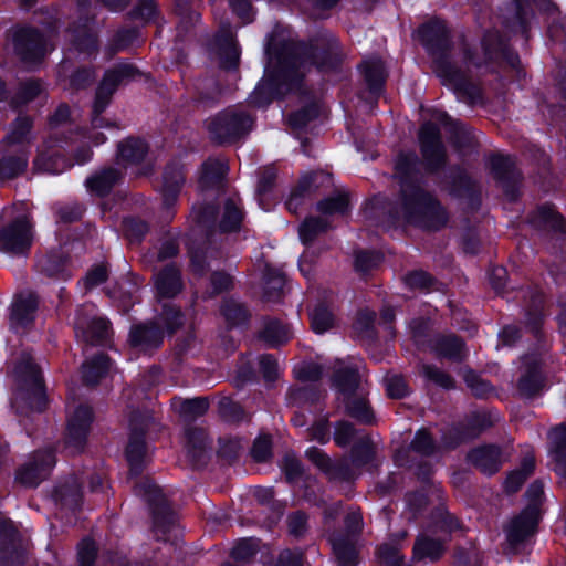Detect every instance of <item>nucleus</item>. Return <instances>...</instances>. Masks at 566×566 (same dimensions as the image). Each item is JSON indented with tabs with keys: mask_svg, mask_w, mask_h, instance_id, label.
Returning a JSON list of instances; mask_svg holds the SVG:
<instances>
[{
	"mask_svg": "<svg viewBox=\"0 0 566 566\" xmlns=\"http://www.w3.org/2000/svg\"><path fill=\"white\" fill-rule=\"evenodd\" d=\"M417 157L401 154L395 163L396 177L400 180L403 216L408 222L438 229L447 222L443 208L413 181Z\"/></svg>",
	"mask_w": 566,
	"mask_h": 566,
	"instance_id": "1",
	"label": "nucleus"
},
{
	"mask_svg": "<svg viewBox=\"0 0 566 566\" xmlns=\"http://www.w3.org/2000/svg\"><path fill=\"white\" fill-rule=\"evenodd\" d=\"M230 6L233 11L242 18L244 22H250L252 20L251 17V4L249 0H229Z\"/></svg>",
	"mask_w": 566,
	"mask_h": 566,
	"instance_id": "57",
	"label": "nucleus"
},
{
	"mask_svg": "<svg viewBox=\"0 0 566 566\" xmlns=\"http://www.w3.org/2000/svg\"><path fill=\"white\" fill-rule=\"evenodd\" d=\"M335 368L334 385L340 394L338 399L345 405L347 412L361 422H371L373 415L366 400L363 397H354L359 382L357 368L345 366L340 360L336 363Z\"/></svg>",
	"mask_w": 566,
	"mask_h": 566,
	"instance_id": "3",
	"label": "nucleus"
},
{
	"mask_svg": "<svg viewBox=\"0 0 566 566\" xmlns=\"http://www.w3.org/2000/svg\"><path fill=\"white\" fill-rule=\"evenodd\" d=\"M145 455L146 447L144 441L139 437L132 438L126 449V457L132 471L139 468Z\"/></svg>",
	"mask_w": 566,
	"mask_h": 566,
	"instance_id": "36",
	"label": "nucleus"
},
{
	"mask_svg": "<svg viewBox=\"0 0 566 566\" xmlns=\"http://www.w3.org/2000/svg\"><path fill=\"white\" fill-rule=\"evenodd\" d=\"M54 463L51 451L38 452L18 471L17 480L27 486H36L48 476Z\"/></svg>",
	"mask_w": 566,
	"mask_h": 566,
	"instance_id": "11",
	"label": "nucleus"
},
{
	"mask_svg": "<svg viewBox=\"0 0 566 566\" xmlns=\"http://www.w3.org/2000/svg\"><path fill=\"white\" fill-rule=\"evenodd\" d=\"M263 337L272 346H276L290 338V331L280 322L273 321L264 327Z\"/></svg>",
	"mask_w": 566,
	"mask_h": 566,
	"instance_id": "35",
	"label": "nucleus"
},
{
	"mask_svg": "<svg viewBox=\"0 0 566 566\" xmlns=\"http://www.w3.org/2000/svg\"><path fill=\"white\" fill-rule=\"evenodd\" d=\"M70 116V108L66 105H61L57 107L55 113L52 115L50 123L52 126H59L62 123L66 122Z\"/></svg>",
	"mask_w": 566,
	"mask_h": 566,
	"instance_id": "64",
	"label": "nucleus"
},
{
	"mask_svg": "<svg viewBox=\"0 0 566 566\" xmlns=\"http://www.w3.org/2000/svg\"><path fill=\"white\" fill-rule=\"evenodd\" d=\"M534 465L535 462L533 457H525L521 463V468L512 471L507 475L504 483L505 490L511 493L517 491L524 481L532 474Z\"/></svg>",
	"mask_w": 566,
	"mask_h": 566,
	"instance_id": "29",
	"label": "nucleus"
},
{
	"mask_svg": "<svg viewBox=\"0 0 566 566\" xmlns=\"http://www.w3.org/2000/svg\"><path fill=\"white\" fill-rule=\"evenodd\" d=\"M14 50L27 63L39 61L45 53L40 33L32 29H22L14 34Z\"/></svg>",
	"mask_w": 566,
	"mask_h": 566,
	"instance_id": "13",
	"label": "nucleus"
},
{
	"mask_svg": "<svg viewBox=\"0 0 566 566\" xmlns=\"http://www.w3.org/2000/svg\"><path fill=\"white\" fill-rule=\"evenodd\" d=\"M142 492L149 503L155 504L157 506V510L155 511L154 525L156 532L158 533L159 528L161 527V521L159 517L158 510H166V496L164 495L161 489L157 484L148 480L139 485L138 493Z\"/></svg>",
	"mask_w": 566,
	"mask_h": 566,
	"instance_id": "23",
	"label": "nucleus"
},
{
	"mask_svg": "<svg viewBox=\"0 0 566 566\" xmlns=\"http://www.w3.org/2000/svg\"><path fill=\"white\" fill-rule=\"evenodd\" d=\"M211 283L214 293H219L228 290L232 284V279L230 275L226 273H213L211 277Z\"/></svg>",
	"mask_w": 566,
	"mask_h": 566,
	"instance_id": "60",
	"label": "nucleus"
},
{
	"mask_svg": "<svg viewBox=\"0 0 566 566\" xmlns=\"http://www.w3.org/2000/svg\"><path fill=\"white\" fill-rule=\"evenodd\" d=\"M490 165L494 176L506 187L507 180H515L517 174L514 169V160L512 157L497 154L491 157Z\"/></svg>",
	"mask_w": 566,
	"mask_h": 566,
	"instance_id": "24",
	"label": "nucleus"
},
{
	"mask_svg": "<svg viewBox=\"0 0 566 566\" xmlns=\"http://www.w3.org/2000/svg\"><path fill=\"white\" fill-rule=\"evenodd\" d=\"M260 366L264 377L269 380H273L279 375V364L277 361L270 355H264L260 357Z\"/></svg>",
	"mask_w": 566,
	"mask_h": 566,
	"instance_id": "55",
	"label": "nucleus"
},
{
	"mask_svg": "<svg viewBox=\"0 0 566 566\" xmlns=\"http://www.w3.org/2000/svg\"><path fill=\"white\" fill-rule=\"evenodd\" d=\"M437 350L444 357L458 359L463 356V344L454 336L442 337L437 343Z\"/></svg>",
	"mask_w": 566,
	"mask_h": 566,
	"instance_id": "37",
	"label": "nucleus"
},
{
	"mask_svg": "<svg viewBox=\"0 0 566 566\" xmlns=\"http://www.w3.org/2000/svg\"><path fill=\"white\" fill-rule=\"evenodd\" d=\"M147 153L146 144L140 139H126L118 146V159L123 163L135 164L140 161Z\"/></svg>",
	"mask_w": 566,
	"mask_h": 566,
	"instance_id": "26",
	"label": "nucleus"
},
{
	"mask_svg": "<svg viewBox=\"0 0 566 566\" xmlns=\"http://www.w3.org/2000/svg\"><path fill=\"white\" fill-rule=\"evenodd\" d=\"M405 283L411 289H426L431 284V276L423 271H415L406 275Z\"/></svg>",
	"mask_w": 566,
	"mask_h": 566,
	"instance_id": "50",
	"label": "nucleus"
},
{
	"mask_svg": "<svg viewBox=\"0 0 566 566\" xmlns=\"http://www.w3.org/2000/svg\"><path fill=\"white\" fill-rule=\"evenodd\" d=\"M32 233L27 217L18 218L13 223L0 231V250L20 254L31 245Z\"/></svg>",
	"mask_w": 566,
	"mask_h": 566,
	"instance_id": "10",
	"label": "nucleus"
},
{
	"mask_svg": "<svg viewBox=\"0 0 566 566\" xmlns=\"http://www.w3.org/2000/svg\"><path fill=\"white\" fill-rule=\"evenodd\" d=\"M423 157L431 169L444 161V150L440 140L439 129L431 123H426L419 134Z\"/></svg>",
	"mask_w": 566,
	"mask_h": 566,
	"instance_id": "12",
	"label": "nucleus"
},
{
	"mask_svg": "<svg viewBox=\"0 0 566 566\" xmlns=\"http://www.w3.org/2000/svg\"><path fill=\"white\" fill-rule=\"evenodd\" d=\"M226 165L219 159H210L203 165L205 178H209L211 175L222 177L226 172Z\"/></svg>",
	"mask_w": 566,
	"mask_h": 566,
	"instance_id": "58",
	"label": "nucleus"
},
{
	"mask_svg": "<svg viewBox=\"0 0 566 566\" xmlns=\"http://www.w3.org/2000/svg\"><path fill=\"white\" fill-rule=\"evenodd\" d=\"M96 555V547L93 541L84 539L78 545L80 566H93Z\"/></svg>",
	"mask_w": 566,
	"mask_h": 566,
	"instance_id": "47",
	"label": "nucleus"
},
{
	"mask_svg": "<svg viewBox=\"0 0 566 566\" xmlns=\"http://www.w3.org/2000/svg\"><path fill=\"white\" fill-rule=\"evenodd\" d=\"M120 172L114 168H107L90 177L86 180L87 188L99 196L107 193L119 180Z\"/></svg>",
	"mask_w": 566,
	"mask_h": 566,
	"instance_id": "19",
	"label": "nucleus"
},
{
	"mask_svg": "<svg viewBox=\"0 0 566 566\" xmlns=\"http://www.w3.org/2000/svg\"><path fill=\"white\" fill-rule=\"evenodd\" d=\"M147 230L148 227L143 221L132 219L125 222V231L132 240H138L147 232Z\"/></svg>",
	"mask_w": 566,
	"mask_h": 566,
	"instance_id": "56",
	"label": "nucleus"
},
{
	"mask_svg": "<svg viewBox=\"0 0 566 566\" xmlns=\"http://www.w3.org/2000/svg\"><path fill=\"white\" fill-rule=\"evenodd\" d=\"M348 209V197L346 195H336L329 197L317 205L318 218H308L300 227V238L303 243L311 242L317 234L325 231L328 226V218L344 214Z\"/></svg>",
	"mask_w": 566,
	"mask_h": 566,
	"instance_id": "7",
	"label": "nucleus"
},
{
	"mask_svg": "<svg viewBox=\"0 0 566 566\" xmlns=\"http://www.w3.org/2000/svg\"><path fill=\"white\" fill-rule=\"evenodd\" d=\"M444 551L442 538H432L427 535H421L413 547L415 558L417 559H438Z\"/></svg>",
	"mask_w": 566,
	"mask_h": 566,
	"instance_id": "18",
	"label": "nucleus"
},
{
	"mask_svg": "<svg viewBox=\"0 0 566 566\" xmlns=\"http://www.w3.org/2000/svg\"><path fill=\"white\" fill-rule=\"evenodd\" d=\"M418 33L428 50H433V42L444 39L447 36V29L443 22L434 20L422 25Z\"/></svg>",
	"mask_w": 566,
	"mask_h": 566,
	"instance_id": "31",
	"label": "nucleus"
},
{
	"mask_svg": "<svg viewBox=\"0 0 566 566\" xmlns=\"http://www.w3.org/2000/svg\"><path fill=\"white\" fill-rule=\"evenodd\" d=\"M273 94V81L263 78L250 95V103L255 107L265 106L272 101Z\"/></svg>",
	"mask_w": 566,
	"mask_h": 566,
	"instance_id": "34",
	"label": "nucleus"
},
{
	"mask_svg": "<svg viewBox=\"0 0 566 566\" xmlns=\"http://www.w3.org/2000/svg\"><path fill=\"white\" fill-rule=\"evenodd\" d=\"M187 452L191 457H201L206 449L205 436L197 429H191L187 432Z\"/></svg>",
	"mask_w": 566,
	"mask_h": 566,
	"instance_id": "40",
	"label": "nucleus"
},
{
	"mask_svg": "<svg viewBox=\"0 0 566 566\" xmlns=\"http://www.w3.org/2000/svg\"><path fill=\"white\" fill-rule=\"evenodd\" d=\"M365 80L369 88L378 91L385 81V67L382 61L378 57H370L361 64Z\"/></svg>",
	"mask_w": 566,
	"mask_h": 566,
	"instance_id": "27",
	"label": "nucleus"
},
{
	"mask_svg": "<svg viewBox=\"0 0 566 566\" xmlns=\"http://www.w3.org/2000/svg\"><path fill=\"white\" fill-rule=\"evenodd\" d=\"M83 336L92 344L102 343L108 337V322L105 318H94Z\"/></svg>",
	"mask_w": 566,
	"mask_h": 566,
	"instance_id": "38",
	"label": "nucleus"
},
{
	"mask_svg": "<svg viewBox=\"0 0 566 566\" xmlns=\"http://www.w3.org/2000/svg\"><path fill=\"white\" fill-rule=\"evenodd\" d=\"M107 279V270L104 265L99 264L93 268L85 276L84 283L87 287H93L102 284Z\"/></svg>",
	"mask_w": 566,
	"mask_h": 566,
	"instance_id": "52",
	"label": "nucleus"
},
{
	"mask_svg": "<svg viewBox=\"0 0 566 566\" xmlns=\"http://www.w3.org/2000/svg\"><path fill=\"white\" fill-rule=\"evenodd\" d=\"M252 457L254 460L261 462L266 460L271 454V440L266 436H261L255 439L252 447Z\"/></svg>",
	"mask_w": 566,
	"mask_h": 566,
	"instance_id": "48",
	"label": "nucleus"
},
{
	"mask_svg": "<svg viewBox=\"0 0 566 566\" xmlns=\"http://www.w3.org/2000/svg\"><path fill=\"white\" fill-rule=\"evenodd\" d=\"M301 552L283 551L277 560V566H301Z\"/></svg>",
	"mask_w": 566,
	"mask_h": 566,
	"instance_id": "59",
	"label": "nucleus"
},
{
	"mask_svg": "<svg viewBox=\"0 0 566 566\" xmlns=\"http://www.w3.org/2000/svg\"><path fill=\"white\" fill-rule=\"evenodd\" d=\"M354 428L348 422H339L335 428L334 439L338 446H346L350 442Z\"/></svg>",
	"mask_w": 566,
	"mask_h": 566,
	"instance_id": "53",
	"label": "nucleus"
},
{
	"mask_svg": "<svg viewBox=\"0 0 566 566\" xmlns=\"http://www.w3.org/2000/svg\"><path fill=\"white\" fill-rule=\"evenodd\" d=\"M312 328L316 334H323L334 326L335 318L329 308L323 304H316L310 312Z\"/></svg>",
	"mask_w": 566,
	"mask_h": 566,
	"instance_id": "28",
	"label": "nucleus"
},
{
	"mask_svg": "<svg viewBox=\"0 0 566 566\" xmlns=\"http://www.w3.org/2000/svg\"><path fill=\"white\" fill-rule=\"evenodd\" d=\"M93 421L92 409L87 405H67L65 443L71 452L83 450Z\"/></svg>",
	"mask_w": 566,
	"mask_h": 566,
	"instance_id": "8",
	"label": "nucleus"
},
{
	"mask_svg": "<svg viewBox=\"0 0 566 566\" xmlns=\"http://www.w3.org/2000/svg\"><path fill=\"white\" fill-rule=\"evenodd\" d=\"M468 459L486 474L496 472L501 465V452L494 446L475 448L469 453Z\"/></svg>",
	"mask_w": 566,
	"mask_h": 566,
	"instance_id": "14",
	"label": "nucleus"
},
{
	"mask_svg": "<svg viewBox=\"0 0 566 566\" xmlns=\"http://www.w3.org/2000/svg\"><path fill=\"white\" fill-rule=\"evenodd\" d=\"M543 495L544 485L541 482H534L530 485L526 492L527 506L505 528L507 541L512 545L521 543L535 532L539 520V505Z\"/></svg>",
	"mask_w": 566,
	"mask_h": 566,
	"instance_id": "4",
	"label": "nucleus"
},
{
	"mask_svg": "<svg viewBox=\"0 0 566 566\" xmlns=\"http://www.w3.org/2000/svg\"><path fill=\"white\" fill-rule=\"evenodd\" d=\"M411 448L420 453H430L433 449V442L431 437L424 430H420L416 433V437L411 443Z\"/></svg>",
	"mask_w": 566,
	"mask_h": 566,
	"instance_id": "49",
	"label": "nucleus"
},
{
	"mask_svg": "<svg viewBox=\"0 0 566 566\" xmlns=\"http://www.w3.org/2000/svg\"><path fill=\"white\" fill-rule=\"evenodd\" d=\"M258 549V543L253 538L240 539L231 549V557L239 562L250 559Z\"/></svg>",
	"mask_w": 566,
	"mask_h": 566,
	"instance_id": "39",
	"label": "nucleus"
},
{
	"mask_svg": "<svg viewBox=\"0 0 566 566\" xmlns=\"http://www.w3.org/2000/svg\"><path fill=\"white\" fill-rule=\"evenodd\" d=\"M553 444V459L555 461V471L566 476V426L559 424L549 433Z\"/></svg>",
	"mask_w": 566,
	"mask_h": 566,
	"instance_id": "17",
	"label": "nucleus"
},
{
	"mask_svg": "<svg viewBox=\"0 0 566 566\" xmlns=\"http://www.w3.org/2000/svg\"><path fill=\"white\" fill-rule=\"evenodd\" d=\"M422 373L424 377L432 380L437 385L443 387V388H451L453 387V379L439 368L431 366V365H424L422 367Z\"/></svg>",
	"mask_w": 566,
	"mask_h": 566,
	"instance_id": "43",
	"label": "nucleus"
},
{
	"mask_svg": "<svg viewBox=\"0 0 566 566\" xmlns=\"http://www.w3.org/2000/svg\"><path fill=\"white\" fill-rule=\"evenodd\" d=\"M436 71L446 85H450L458 92L465 88L464 72L451 65L449 62L443 60L437 61Z\"/></svg>",
	"mask_w": 566,
	"mask_h": 566,
	"instance_id": "22",
	"label": "nucleus"
},
{
	"mask_svg": "<svg viewBox=\"0 0 566 566\" xmlns=\"http://www.w3.org/2000/svg\"><path fill=\"white\" fill-rule=\"evenodd\" d=\"M111 369V363L104 355H97L83 364V379L87 384H96Z\"/></svg>",
	"mask_w": 566,
	"mask_h": 566,
	"instance_id": "25",
	"label": "nucleus"
},
{
	"mask_svg": "<svg viewBox=\"0 0 566 566\" xmlns=\"http://www.w3.org/2000/svg\"><path fill=\"white\" fill-rule=\"evenodd\" d=\"M518 386L522 394L532 396L542 388V377L537 371H531L528 375L521 378Z\"/></svg>",
	"mask_w": 566,
	"mask_h": 566,
	"instance_id": "42",
	"label": "nucleus"
},
{
	"mask_svg": "<svg viewBox=\"0 0 566 566\" xmlns=\"http://www.w3.org/2000/svg\"><path fill=\"white\" fill-rule=\"evenodd\" d=\"M253 119L242 111L227 109L217 115L209 124V130L219 143H229L251 130Z\"/></svg>",
	"mask_w": 566,
	"mask_h": 566,
	"instance_id": "6",
	"label": "nucleus"
},
{
	"mask_svg": "<svg viewBox=\"0 0 566 566\" xmlns=\"http://www.w3.org/2000/svg\"><path fill=\"white\" fill-rule=\"evenodd\" d=\"M19 376L24 377V382L28 390L21 389L14 398L13 405L19 408L20 402L25 399L31 400V408L41 410L44 403V391L43 384L38 367L31 361V358H27L17 370Z\"/></svg>",
	"mask_w": 566,
	"mask_h": 566,
	"instance_id": "9",
	"label": "nucleus"
},
{
	"mask_svg": "<svg viewBox=\"0 0 566 566\" xmlns=\"http://www.w3.org/2000/svg\"><path fill=\"white\" fill-rule=\"evenodd\" d=\"M161 340L163 334L154 324L134 326L129 334L130 345L144 352L158 347Z\"/></svg>",
	"mask_w": 566,
	"mask_h": 566,
	"instance_id": "15",
	"label": "nucleus"
},
{
	"mask_svg": "<svg viewBox=\"0 0 566 566\" xmlns=\"http://www.w3.org/2000/svg\"><path fill=\"white\" fill-rule=\"evenodd\" d=\"M375 264V258L368 252H359L356 255L355 266L359 271H367Z\"/></svg>",
	"mask_w": 566,
	"mask_h": 566,
	"instance_id": "62",
	"label": "nucleus"
},
{
	"mask_svg": "<svg viewBox=\"0 0 566 566\" xmlns=\"http://www.w3.org/2000/svg\"><path fill=\"white\" fill-rule=\"evenodd\" d=\"M209 408V402L205 398L188 399L181 402L180 412L187 418L202 416Z\"/></svg>",
	"mask_w": 566,
	"mask_h": 566,
	"instance_id": "41",
	"label": "nucleus"
},
{
	"mask_svg": "<svg viewBox=\"0 0 566 566\" xmlns=\"http://www.w3.org/2000/svg\"><path fill=\"white\" fill-rule=\"evenodd\" d=\"M379 557L387 566H397L402 559L398 548L388 544H385L379 548Z\"/></svg>",
	"mask_w": 566,
	"mask_h": 566,
	"instance_id": "54",
	"label": "nucleus"
},
{
	"mask_svg": "<svg viewBox=\"0 0 566 566\" xmlns=\"http://www.w3.org/2000/svg\"><path fill=\"white\" fill-rule=\"evenodd\" d=\"M386 390L391 398H401L408 392L406 381L402 377L394 375L385 379Z\"/></svg>",
	"mask_w": 566,
	"mask_h": 566,
	"instance_id": "44",
	"label": "nucleus"
},
{
	"mask_svg": "<svg viewBox=\"0 0 566 566\" xmlns=\"http://www.w3.org/2000/svg\"><path fill=\"white\" fill-rule=\"evenodd\" d=\"M165 319L167 322L168 329L171 332L182 323V315L177 310L168 308L165 312Z\"/></svg>",
	"mask_w": 566,
	"mask_h": 566,
	"instance_id": "63",
	"label": "nucleus"
},
{
	"mask_svg": "<svg viewBox=\"0 0 566 566\" xmlns=\"http://www.w3.org/2000/svg\"><path fill=\"white\" fill-rule=\"evenodd\" d=\"M334 554L342 566H354L357 555L354 546L343 538L332 539Z\"/></svg>",
	"mask_w": 566,
	"mask_h": 566,
	"instance_id": "32",
	"label": "nucleus"
},
{
	"mask_svg": "<svg viewBox=\"0 0 566 566\" xmlns=\"http://www.w3.org/2000/svg\"><path fill=\"white\" fill-rule=\"evenodd\" d=\"M135 70L130 65H119L116 69L109 70L105 73V76L97 88L96 97L93 105V118H92V133L90 136L76 134V140L83 142L84 139H92L94 145H99L105 142V137L102 133H95L99 128H114L115 126L99 117V114L106 108L109 103L111 96L116 90L117 85L125 78L134 77Z\"/></svg>",
	"mask_w": 566,
	"mask_h": 566,
	"instance_id": "2",
	"label": "nucleus"
},
{
	"mask_svg": "<svg viewBox=\"0 0 566 566\" xmlns=\"http://www.w3.org/2000/svg\"><path fill=\"white\" fill-rule=\"evenodd\" d=\"M31 120L28 117H19L6 138L9 153H18L17 157L8 156L0 161V178H13L27 167V154L23 150L28 142Z\"/></svg>",
	"mask_w": 566,
	"mask_h": 566,
	"instance_id": "5",
	"label": "nucleus"
},
{
	"mask_svg": "<svg viewBox=\"0 0 566 566\" xmlns=\"http://www.w3.org/2000/svg\"><path fill=\"white\" fill-rule=\"evenodd\" d=\"M464 380L475 396L483 397L491 391L490 385L471 370L465 373Z\"/></svg>",
	"mask_w": 566,
	"mask_h": 566,
	"instance_id": "46",
	"label": "nucleus"
},
{
	"mask_svg": "<svg viewBox=\"0 0 566 566\" xmlns=\"http://www.w3.org/2000/svg\"><path fill=\"white\" fill-rule=\"evenodd\" d=\"M34 166L40 171L61 174L70 168L72 164L64 160L60 155L54 154L49 158H45L43 155L39 156L34 161Z\"/></svg>",
	"mask_w": 566,
	"mask_h": 566,
	"instance_id": "33",
	"label": "nucleus"
},
{
	"mask_svg": "<svg viewBox=\"0 0 566 566\" xmlns=\"http://www.w3.org/2000/svg\"><path fill=\"white\" fill-rule=\"evenodd\" d=\"M156 289L160 296L172 297L181 290L179 271L174 265L166 266L156 275Z\"/></svg>",
	"mask_w": 566,
	"mask_h": 566,
	"instance_id": "16",
	"label": "nucleus"
},
{
	"mask_svg": "<svg viewBox=\"0 0 566 566\" xmlns=\"http://www.w3.org/2000/svg\"><path fill=\"white\" fill-rule=\"evenodd\" d=\"M295 375L298 379L305 381H313L322 376V368L316 363H304L298 365L295 369Z\"/></svg>",
	"mask_w": 566,
	"mask_h": 566,
	"instance_id": "45",
	"label": "nucleus"
},
{
	"mask_svg": "<svg viewBox=\"0 0 566 566\" xmlns=\"http://www.w3.org/2000/svg\"><path fill=\"white\" fill-rule=\"evenodd\" d=\"M184 175L179 166L169 167L164 174L163 196L166 205H171L182 184Z\"/></svg>",
	"mask_w": 566,
	"mask_h": 566,
	"instance_id": "21",
	"label": "nucleus"
},
{
	"mask_svg": "<svg viewBox=\"0 0 566 566\" xmlns=\"http://www.w3.org/2000/svg\"><path fill=\"white\" fill-rule=\"evenodd\" d=\"M242 220V212L238 200L229 199L223 209L220 227L222 231H234Z\"/></svg>",
	"mask_w": 566,
	"mask_h": 566,
	"instance_id": "30",
	"label": "nucleus"
},
{
	"mask_svg": "<svg viewBox=\"0 0 566 566\" xmlns=\"http://www.w3.org/2000/svg\"><path fill=\"white\" fill-rule=\"evenodd\" d=\"M36 308V300L33 295L29 294L25 297L15 300L12 305L11 324L13 326H22L33 318V313Z\"/></svg>",
	"mask_w": 566,
	"mask_h": 566,
	"instance_id": "20",
	"label": "nucleus"
},
{
	"mask_svg": "<svg viewBox=\"0 0 566 566\" xmlns=\"http://www.w3.org/2000/svg\"><path fill=\"white\" fill-rule=\"evenodd\" d=\"M287 525L290 534L300 537L306 531V516L303 513H294L289 516Z\"/></svg>",
	"mask_w": 566,
	"mask_h": 566,
	"instance_id": "51",
	"label": "nucleus"
},
{
	"mask_svg": "<svg viewBox=\"0 0 566 566\" xmlns=\"http://www.w3.org/2000/svg\"><path fill=\"white\" fill-rule=\"evenodd\" d=\"M284 471L289 480H294L302 472L301 463L294 458L286 457L284 461Z\"/></svg>",
	"mask_w": 566,
	"mask_h": 566,
	"instance_id": "61",
	"label": "nucleus"
}]
</instances>
